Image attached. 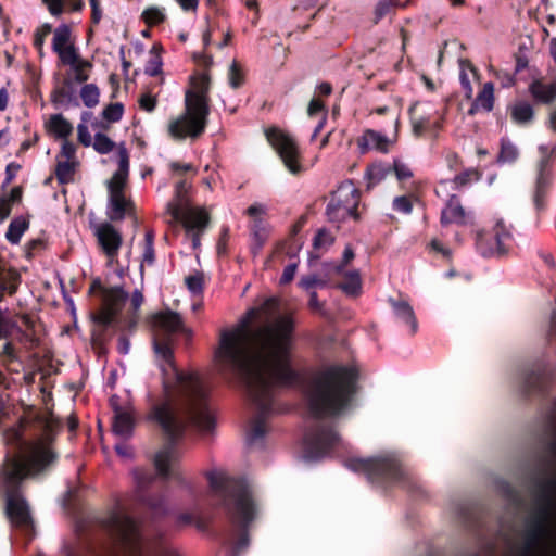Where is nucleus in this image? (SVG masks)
<instances>
[{"label": "nucleus", "instance_id": "1", "mask_svg": "<svg viewBox=\"0 0 556 556\" xmlns=\"http://www.w3.org/2000/svg\"><path fill=\"white\" fill-rule=\"evenodd\" d=\"M173 339L154 336L153 349L162 357V393L148 395L146 420L156 426L164 438V444L154 456L156 473L149 469H136V498L149 508L153 515L161 516L167 511L165 495L150 490L162 478L163 485L174 479L181 485L189 486L181 471L175 467L179 459L178 445L185 437L187 425L191 424L202 432H210L215 427V418L208 404V392L201 379L193 372H185L175 364Z\"/></svg>", "mask_w": 556, "mask_h": 556}, {"label": "nucleus", "instance_id": "2", "mask_svg": "<svg viewBox=\"0 0 556 556\" xmlns=\"http://www.w3.org/2000/svg\"><path fill=\"white\" fill-rule=\"evenodd\" d=\"M294 330L293 317L283 315L252 332L236 328L220 333L215 351L217 369L225 378L245 387L255 410L247 433L250 445L267 433L266 421L275 410V390L299 380L292 367Z\"/></svg>", "mask_w": 556, "mask_h": 556}, {"label": "nucleus", "instance_id": "3", "mask_svg": "<svg viewBox=\"0 0 556 556\" xmlns=\"http://www.w3.org/2000/svg\"><path fill=\"white\" fill-rule=\"evenodd\" d=\"M62 421L54 416L45 420L43 434L27 440L21 427L4 432L9 450L0 465V492L5 500L4 513L10 523L16 528L33 527L30 505L23 494V483L49 471L59 460L54 450L55 432Z\"/></svg>", "mask_w": 556, "mask_h": 556}, {"label": "nucleus", "instance_id": "4", "mask_svg": "<svg viewBox=\"0 0 556 556\" xmlns=\"http://www.w3.org/2000/svg\"><path fill=\"white\" fill-rule=\"evenodd\" d=\"M206 479L228 521L219 539L231 547L232 556H239L249 546V530L258 513L252 489L245 479L225 472L210 471Z\"/></svg>", "mask_w": 556, "mask_h": 556}, {"label": "nucleus", "instance_id": "5", "mask_svg": "<svg viewBox=\"0 0 556 556\" xmlns=\"http://www.w3.org/2000/svg\"><path fill=\"white\" fill-rule=\"evenodd\" d=\"M359 371L355 366L331 364L312 376L305 395L312 417H336L349 409L358 391Z\"/></svg>", "mask_w": 556, "mask_h": 556}, {"label": "nucleus", "instance_id": "6", "mask_svg": "<svg viewBox=\"0 0 556 556\" xmlns=\"http://www.w3.org/2000/svg\"><path fill=\"white\" fill-rule=\"evenodd\" d=\"M191 88L186 91V111L168 124V134L175 140L197 139L205 131L210 115V77L199 74L190 77Z\"/></svg>", "mask_w": 556, "mask_h": 556}, {"label": "nucleus", "instance_id": "7", "mask_svg": "<svg viewBox=\"0 0 556 556\" xmlns=\"http://www.w3.org/2000/svg\"><path fill=\"white\" fill-rule=\"evenodd\" d=\"M538 508L527 521L520 556H538L553 536L552 519L556 514V477L538 482Z\"/></svg>", "mask_w": 556, "mask_h": 556}, {"label": "nucleus", "instance_id": "8", "mask_svg": "<svg viewBox=\"0 0 556 556\" xmlns=\"http://www.w3.org/2000/svg\"><path fill=\"white\" fill-rule=\"evenodd\" d=\"M538 508L527 521L520 556H538L553 536L552 519L556 514V477L538 482Z\"/></svg>", "mask_w": 556, "mask_h": 556}, {"label": "nucleus", "instance_id": "9", "mask_svg": "<svg viewBox=\"0 0 556 556\" xmlns=\"http://www.w3.org/2000/svg\"><path fill=\"white\" fill-rule=\"evenodd\" d=\"M346 468L354 472L364 473L368 481L382 486L399 485L408 491L416 486L401 462L391 455L378 457H350L345 459Z\"/></svg>", "mask_w": 556, "mask_h": 556}, {"label": "nucleus", "instance_id": "10", "mask_svg": "<svg viewBox=\"0 0 556 556\" xmlns=\"http://www.w3.org/2000/svg\"><path fill=\"white\" fill-rule=\"evenodd\" d=\"M359 189L351 180L342 182L331 194V199L326 207L328 220L330 223H342L349 217L356 222L359 220Z\"/></svg>", "mask_w": 556, "mask_h": 556}, {"label": "nucleus", "instance_id": "11", "mask_svg": "<svg viewBox=\"0 0 556 556\" xmlns=\"http://www.w3.org/2000/svg\"><path fill=\"white\" fill-rule=\"evenodd\" d=\"M104 527L112 538L134 556H142L141 532L135 518L125 513L113 511Z\"/></svg>", "mask_w": 556, "mask_h": 556}, {"label": "nucleus", "instance_id": "12", "mask_svg": "<svg viewBox=\"0 0 556 556\" xmlns=\"http://www.w3.org/2000/svg\"><path fill=\"white\" fill-rule=\"evenodd\" d=\"M340 437L334 428L317 422L304 434V457L307 460H319L327 456L338 444Z\"/></svg>", "mask_w": 556, "mask_h": 556}, {"label": "nucleus", "instance_id": "13", "mask_svg": "<svg viewBox=\"0 0 556 556\" xmlns=\"http://www.w3.org/2000/svg\"><path fill=\"white\" fill-rule=\"evenodd\" d=\"M265 136L288 170L294 175L300 174L302 172L301 156L299 146L294 138L278 127L267 128Z\"/></svg>", "mask_w": 556, "mask_h": 556}, {"label": "nucleus", "instance_id": "14", "mask_svg": "<svg viewBox=\"0 0 556 556\" xmlns=\"http://www.w3.org/2000/svg\"><path fill=\"white\" fill-rule=\"evenodd\" d=\"M554 381L551 367L544 363L534 364L522 372L520 389L525 397H545Z\"/></svg>", "mask_w": 556, "mask_h": 556}, {"label": "nucleus", "instance_id": "15", "mask_svg": "<svg viewBox=\"0 0 556 556\" xmlns=\"http://www.w3.org/2000/svg\"><path fill=\"white\" fill-rule=\"evenodd\" d=\"M543 156L538 163V174L532 194V201L538 215L547 208V199L553 185V161L552 155L547 154V148L540 147Z\"/></svg>", "mask_w": 556, "mask_h": 556}, {"label": "nucleus", "instance_id": "16", "mask_svg": "<svg viewBox=\"0 0 556 556\" xmlns=\"http://www.w3.org/2000/svg\"><path fill=\"white\" fill-rule=\"evenodd\" d=\"M128 299V293L122 287H111L104 291L102 307L93 316V321L104 329L115 326Z\"/></svg>", "mask_w": 556, "mask_h": 556}, {"label": "nucleus", "instance_id": "17", "mask_svg": "<svg viewBox=\"0 0 556 556\" xmlns=\"http://www.w3.org/2000/svg\"><path fill=\"white\" fill-rule=\"evenodd\" d=\"M151 325L154 336L173 339L176 333H182L187 338L192 337V331L185 327L181 315L172 309L160 311L151 316Z\"/></svg>", "mask_w": 556, "mask_h": 556}, {"label": "nucleus", "instance_id": "18", "mask_svg": "<svg viewBox=\"0 0 556 556\" xmlns=\"http://www.w3.org/2000/svg\"><path fill=\"white\" fill-rule=\"evenodd\" d=\"M17 327L16 318L5 315L0 308V363L8 369H11V365L20 358L13 345V336Z\"/></svg>", "mask_w": 556, "mask_h": 556}, {"label": "nucleus", "instance_id": "19", "mask_svg": "<svg viewBox=\"0 0 556 556\" xmlns=\"http://www.w3.org/2000/svg\"><path fill=\"white\" fill-rule=\"evenodd\" d=\"M94 236L103 253L113 260L118 255L123 243L121 232L110 223L104 222L96 226Z\"/></svg>", "mask_w": 556, "mask_h": 556}, {"label": "nucleus", "instance_id": "20", "mask_svg": "<svg viewBox=\"0 0 556 556\" xmlns=\"http://www.w3.org/2000/svg\"><path fill=\"white\" fill-rule=\"evenodd\" d=\"M511 239V235L505 229L503 220H498L494 227L492 240L495 245L488 248V239L482 235L477 238V249L484 257L493 255H504L507 252L506 242Z\"/></svg>", "mask_w": 556, "mask_h": 556}, {"label": "nucleus", "instance_id": "21", "mask_svg": "<svg viewBox=\"0 0 556 556\" xmlns=\"http://www.w3.org/2000/svg\"><path fill=\"white\" fill-rule=\"evenodd\" d=\"M106 214L112 222H121L126 215L135 214V204L131 200L126 199L124 189H119V187L109 189V210Z\"/></svg>", "mask_w": 556, "mask_h": 556}, {"label": "nucleus", "instance_id": "22", "mask_svg": "<svg viewBox=\"0 0 556 556\" xmlns=\"http://www.w3.org/2000/svg\"><path fill=\"white\" fill-rule=\"evenodd\" d=\"M22 277L16 268L9 266L8 263L0 256V302L7 295H14L21 285Z\"/></svg>", "mask_w": 556, "mask_h": 556}, {"label": "nucleus", "instance_id": "23", "mask_svg": "<svg viewBox=\"0 0 556 556\" xmlns=\"http://www.w3.org/2000/svg\"><path fill=\"white\" fill-rule=\"evenodd\" d=\"M136 419L131 412L124 410L119 406L114 407V416L112 421V430L114 434L129 439L135 429Z\"/></svg>", "mask_w": 556, "mask_h": 556}, {"label": "nucleus", "instance_id": "24", "mask_svg": "<svg viewBox=\"0 0 556 556\" xmlns=\"http://www.w3.org/2000/svg\"><path fill=\"white\" fill-rule=\"evenodd\" d=\"M440 222L443 226L450 224L465 225L467 223V214L456 194H452L447 200L441 212Z\"/></svg>", "mask_w": 556, "mask_h": 556}, {"label": "nucleus", "instance_id": "25", "mask_svg": "<svg viewBox=\"0 0 556 556\" xmlns=\"http://www.w3.org/2000/svg\"><path fill=\"white\" fill-rule=\"evenodd\" d=\"M191 184L186 178L180 179L175 185L174 199L167 203V211L174 219H180L184 215V208L188 204V192Z\"/></svg>", "mask_w": 556, "mask_h": 556}, {"label": "nucleus", "instance_id": "26", "mask_svg": "<svg viewBox=\"0 0 556 556\" xmlns=\"http://www.w3.org/2000/svg\"><path fill=\"white\" fill-rule=\"evenodd\" d=\"M357 146L361 153H366L370 149L387 153L389 151L390 140L387 136L376 130L366 129L357 139Z\"/></svg>", "mask_w": 556, "mask_h": 556}, {"label": "nucleus", "instance_id": "27", "mask_svg": "<svg viewBox=\"0 0 556 556\" xmlns=\"http://www.w3.org/2000/svg\"><path fill=\"white\" fill-rule=\"evenodd\" d=\"M176 220L182 223L187 233L194 231L203 232L210 224V215L203 208L189 212L184 211L182 217Z\"/></svg>", "mask_w": 556, "mask_h": 556}, {"label": "nucleus", "instance_id": "28", "mask_svg": "<svg viewBox=\"0 0 556 556\" xmlns=\"http://www.w3.org/2000/svg\"><path fill=\"white\" fill-rule=\"evenodd\" d=\"M50 100L55 108H67L70 104L78 106L79 103L74 94L72 79L65 78L62 86L54 88L50 94Z\"/></svg>", "mask_w": 556, "mask_h": 556}, {"label": "nucleus", "instance_id": "29", "mask_svg": "<svg viewBox=\"0 0 556 556\" xmlns=\"http://www.w3.org/2000/svg\"><path fill=\"white\" fill-rule=\"evenodd\" d=\"M48 12L53 17L72 12H81L85 8L84 0H41Z\"/></svg>", "mask_w": 556, "mask_h": 556}, {"label": "nucleus", "instance_id": "30", "mask_svg": "<svg viewBox=\"0 0 556 556\" xmlns=\"http://www.w3.org/2000/svg\"><path fill=\"white\" fill-rule=\"evenodd\" d=\"M117 155L118 169L114 173L113 177L109 181V189H114V187L124 189L129 174V153L123 143L118 147Z\"/></svg>", "mask_w": 556, "mask_h": 556}, {"label": "nucleus", "instance_id": "31", "mask_svg": "<svg viewBox=\"0 0 556 556\" xmlns=\"http://www.w3.org/2000/svg\"><path fill=\"white\" fill-rule=\"evenodd\" d=\"M546 431L549 435V439L545 442V451L547 455L542 458V462L546 469L556 470V415L554 413H551L548 416ZM553 478H556V475Z\"/></svg>", "mask_w": 556, "mask_h": 556}, {"label": "nucleus", "instance_id": "32", "mask_svg": "<svg viewBox=\"0 0 556 556\" xmlns=\"http://www.w3.org/2000/svg\"><path fill=\"white\" fill-rule=\"evenodd\" d=\"M393 313L399 321L409 327L410 334L414 336L418 330V323L413 307L406 301L390 300Z\"/></svg>", "mask_w": 556, "mask_h": 556}, {"label": "nucleus", "instance_id": "33", "mask_svg": "<svg viewBox=\"0 0 556 556\" xmlns=\"http://www.w3.org/2000/svg\"><path fill=\"white\" fill-rule=\"evenodd\" d=\"M421 105L419 101L414 102L408 109V116L412 124V130L415 137H421L431 125V112L424 111L418 114V108Z\"/></svg>", "mask_w": 556, "mask_h": 556}, {"label": "nucleus", "instance_id": "34", "mask_svg": "<svg viewBox=\"0 0 556 556\" xmlns=\"http://www.w3.org/2000/svg\"><path fill=\"white\" fill-rule=\"evenodd\" d=\"M494 106V85L489 81L485 83L482 89L479 91L476 100L472 102L470 109L468 110V115L473 116L477 114L479 109H483L486 112L493 110Z\"/></svg>", "mask_w": 556, "mask_h": 556}, {"label": "nucleus", "instance_id": "35", "mask_svg": "<svg viewBox=\"0 0 556 556\" xmlns=\"http://www.w3.org/2000/svg\"><path fill=\"white\" fill-rule=\"evenodd\" d=\"M508 111L510 113L511 121L517 125H528L534 118L532 105L525 100H519L508 105Z\"/></svg>", "mask_w": 556, "mask_h": 556}, {"label": "nucleus", "instance_id": "36", "mask_svg": "<svg viewBox=\"0 0 556 556\" xmlns=\"http://www.w3.org/2000/svg\"><path fill=\"white\" fill-rule=\"evenodd\" d=\"M405 7L406 3H401V0H377L372 10L371 22L377 25L383 18L394 16L399 8Z\"/></svg>", "mask_w": 556, "mask_h": 556}, {"label": "nucleus", "instance_id": "37", "mask_svg": "<svg viewBox=\"0 0 556 556\" xmlns=\"http://www.w3.org/2000/svg\"><path fill=\"white\" fill-rule=\"evenodd\" d=\"M22 321L26 327V330H23L18 325L17 331L13 336V345H15V342H17L24 345L27 350H31L39 343L38 338H36L33 331H30L34 327V323L28 316H23Z\"/></svg>", "mask_w": 556, "mask_h": 556}, {"label": "nucleus", "instance_id": "38", "mask_svg": "<svg viewBox=\"0 0 556 556\" xmlns=\"http://www.w3.org/2000/svg\"><path fill=\"white\" fill-rule=\"evenodd\" d=\"M529 90L539 102L549 104L556 100V80L551 84L534 80L530 85Z\"/></svg>", "mask_w": 556, "mask_h": 556}, {"label": "nucleus", "instance_id": "39", "mask_svg": "<svg viewBox=\"0 0 556 556\" xmlns=\"http://www.w3.org/2000/svg\"><path fill=\"white\" fill-rule=\"evenodd\" d=\"M392 174L391 164L376 162L367 166L365 177L368 180L367 189H371Z\"/></svg>", "mask_w": 556, "mask_h": 556}, {"label": "nucleus", "instance_id": "40", "mask_svg": "<svg viewBox=\"0 0 556 556\" xmlns=\"http://www.w3.org/2000/svg\"><path fill=\"white\" fill-rule=\"evenodd\" d=\"M48 130L64 140L73 132V125L62 115L54 114L48 123Z\"/></svg>", "mask_w": 556, "mask_h": 556}, {"label": "nucleus", "instance_id": "41", "mask_svg": "<svg viewBox=\"0 0 556 556\" xmlns=\"http://www.w3.org/2000/svg\"><path fill=\"white\" fill-rule=\"evenodd\" d=\"M341 276L344 277V281L338 285L349 295H356L359 293L362 288V281L358 270H343Z\"/></svg>", "mask_w": 556, "mask_h": 556}, {"label": "nucleus", "instance_id": "42", "mask_svg": "<svg viewBox=\"0 0 556 556\" xmlns=\"http://www.w3.org/2000/svg\"><path fill=\"white\" fill-rule=\"evenodd\" d=\"M29 222L23 217L18 216L11 220L5 238L11 244H17L21 241L23 233L28 229Z\"/></svg>", "mask_w": 556, "mask_h": 556}, {"label": "nucleus", "instance_id": "43", "mask_svg": "<svg viewBox=\"0 0 556 556\" xmlns=\"http://www.w3.org/2000/svg\"><path fill=\"white\" fill-rule=\"evenodd\" d=\"M251 230H252L253 239H254V243L252 245V252L254 254H256L261 251V249L263 248V245L268 237L264 219L255 218L252 222Z\"/></svg>", "mask_w": 556, "mask_h": 556}, {"label": "nucleus", "instance_id": "44", "mask_svg": "<svg viewBox=\"0 0 556 556\" xmlns=\"http://www.w3.org/2000/svg\"><path fill=\"white\" fill-rule=\"evenodd\" d=\"M53 31V39H52V50L54 52L66 48L67 45H73L71 42V36H72V29L71 26L67 24H61L59 25Z\"/></svg>", "mask_w": 556, "mask_h": 556}, {"label": "nucleus", "instance_id": "45", "mask_svg": "<svg viewBox=\"0 0 556 556\" xmlns=\"http://www.w3.org/2000/svg\"><path fill=\"white\" fill-rule=\"evenodd\" d=\"M154 238L155 233L153 229H148L143 240V253L141 262V273L143 271V265L152 266L155 262V250H154Z\"/></svg>", "mask_w": 556, "mask_h": 556}, {"label": "nucleus", "instance_id": "46", "mask_svg": "<svg viewBox=\"0 0 556 556\" xmlns=\"http://www.w3.org/2000/svg\"><path fill=\"white\" fill-rule=\"evenodd\" d=\"M76 164L75 161H58L54 174L59 184L66 185L73 181Z\"/></svg>", "mask_w": 556, "mask_h": 556}, {"label": "nucleus", "instance_id": "47", "mask_svg": "<svg viewBox=\"0 0 556 556\" xmlns=\"http://www.w3.org/2000/svg\"><path fill=\"white\" fill-rule=\"evenodd\" d=\"M79 96L85 106L94 108L100 101V89L96 84H85Z\"/></svg>", "mask_w": 556, "mask_h": 556}, {"label": "nucleus", "instance_id": "48", "mask_svg": "<svg viewBox=\"0 0 556 556\" xmlns=\"http://www.w3.org/2000/svg\"><path fill=\"white\" fill-rule=\"evenodd\" d=\"M166 18L164 10L159 7H149L141 13V20L149 26L154 27L162 24Z\"/></svg>", "mask_w": 556, "mask_h": 556}, {"label": "nucleus", "instance_id": "49", "mask_svg": "<svg viewBox=\"0 0 556 556\" xmlns=\"http://www.w3.org/2000/svg\"><path fill=\"white\" fill-rule=\"evenodd\" d=\"M279 302L276 298L266 299L260 308H250L248 311V316L251 319L256 318L260 314H265L270 316L276 309H278Z\"/></svg>", "mask_w": 556, "mask_h": 556}, {"label": "nucleus", "instance_id": "50", "mask_svg": "<svg viewBox=\"0 0 556 556\" xmlns=\"http://www.w3.org/2000/svg\"><path fill=\"white\" fill-rule=\"evenodd\" d=\"M92 147L99 154H108L115 148V142L105 134L97 132Z\"/></svg>", "mask_w": 556, "mask_h": 556}, {"label": "nucleus", "instance_id": "51", "mask_svg": "<svg viewBox=\"0 0 556 556\" xmlns=\"http://www.w3.org/2000/svg\"><path fill=\"white\" fill-rule=\"evenodd\" d=\"M124 114V105L121 102L110 103L102 111V117L108 123H117Z\"/></svg>", "mask_w": 556, "mask_h": 556}, {"label": "nucleus", "instance_id": "52", "mask_svg": "<svg viewBox=\"0 0 556 556\" xmlns=\"http://www.w3.org/2000/svg\"><path fill=\"white\" fill-rule=\"evenodd\" d=\"M156 51V45H153L151 49V58L148 61L144 73L151 77H155L162 73V58Z\"/></svg>", "mask_w": 556, "mask_h": 556}, {"label": "nucleus", "instance_id": "53", "mask_svg": "<svg viewBox=\"0 0 556 556\" xmlns=\"http://www.w3.org/2000/svg\"><path fill=\"white\" fill-rule=\"evenodd\" d=\"M334 242V238L330 231L325 228L319 229L314 239H313V248L316 251L327 250Z\"/></svg>", "mask_w": 556, "mask_h": 556}, {"label": "nucleus", "instance_id": "54", "mask_svg": "<svg viewBox=\"0 0 556 556\" xmlns=\"http://www.w3.org/2000/svg\"><path fill=\"white\" fill-rule=\"evenodd\" d=\"M74 71V80L78 84H84L89 79V74L87 71L92 68V63L88 60L80 59L75 63V65L71 66Z\"/></svg>", "mask_w": 556, "mask_h": 556}, {"label": "nucleus", "instance_id": "55", "mask_svg": "<svg viewBox=\"0 0 556 556\" xmlns=\"http://www.w3.org/2000/svg\"><path fill=\"white\" fill-rule=\"evenodd\" d=\"M518 157V150L517 148L508 142V141H502L501 150L497 155V162L498 163H513Z\"/></svg>", "mask_w": 556, "mask_h": 556}, {"label": "nucleus", "instance_id": "56", "mask_svg": "<svg viewBox=\"0 0 556 556\" xmlns=\"http://www.w3.org/2000/svg\"><path fill=\"white\" fill-rule=\"evenodd\" d=\"M60 59V61L62 62V64L64 65H75V63H77V61H79L81 58L79 56V54L77 53V50L73 45H67L66 48H63L59 51L55 52Z\"/></svg>", "mask_w": 556, "mask_h": 556}, {"label": "nucleus", "instance_id": "57", "mask_svg": "<svg viewBox=\"0 0 556 556\" xmlns=\"http://www.w3.org/2000/svg\"><path fill=\"white\" fill-rule=\"evenodd\" d=\"M481 174L475 168H468L460 174L456 175L453 179L455 188H462L469 185L472 180H479Z\"/></svg>", "mask_w": 556, "mask_h": 556}, {"label": "nucleus", "instance_id": "58", "mask_svg": "<svg viewBox=\"0 0 556 556\" xmlns=\"http://www.w3.org/2000/svg\"><path fill=\"white\" fill-rule=\"evenodd\" d=\"M52 33V25L49 23L42 24L36 29L34 34V47L40 55L43 54V45L46 37Z\"/></svg>", "mask_w": 556, "mask_h": 556}, {"label": "nucleus", "instance_id": "59", "mask_svg": "<svg viewBox=\"0 0 556 556\" xmlns=\"http://www.w3.org/2000/svg\"><path fill=\"white\" fill-rule=\"evenodd\" d=\"M186 286L192 294H201L204 290V278L202 273L189 275L185 278Z\"/></svg>", "mask_w": 556, "mask_h": 556}, {"label": "nucleus", "instance_id": "60", "mask_svg": "<svg viewBox=\"0 0 556 556\" xmlns=\"http://www.w3.org/2000/svg\"><path fill=\"white\" fill-rule=\"evenodd\" d=\"M355 254L351 245H346L343 251L342 261L331 265V271L336 275H341L348 264L354 258Z\"/></svg>", "mask_w": 556, "mask_h": 556}, {"label": "nucleus", "instance_id": "61", "mask_svg": "<svg viewBox=\"0 0 556 556\" xmlns=\"http://www.w3.org/2000/svg\"><path fill=\"white\" fill-rule=\"evenodd\" d=\"M391 166L392 174L395 175L399 181H404L413 177V172L410 170V168L400 160L395 159Z\"/></svg>", "mask_w": 556, "mask_h": 556}, {"label": "nucleus", "instance_id": "62", "mask_svg": "<svg viewBox=\"0 0 556 556\" xmlns=\"http://www.w3.org/2000/svg\"><path fill=\"white\" fill-rule=\"evenodd\" d=\"M229 85L233 89H238L243 85L244 76L240 66L233 62L229 68Z\"/></svg>", "mask_w": 556, "mask_h": 556}, {"label": "nucleus", "instance_id": "63", "mask_svg": "<svg viewBox=\"0 0 556 556\" xmlns=\"http://www.w3.org/2000/svg\"><path fill=\"white\" fill-rule=\"evenodd\" d=\"M299 286L301 288H303L304 290L309 291L315 287H320V288L325 287L326 281L324 279L318 278L316 275H307V276H303L300 279Z\"/></svg>", "mask_w": 556, "mask_h": 556}, {"label": "nucleus", "instance_id": "64", "mask_svg": "<svg viewBox=\"0 0 556 556\" xmlns=\"http://www.w3.org/2000/svg\"><path fill=\"white\" fill-rule=\"evenodd\" d=\"M393 208L404 214H409L413 211V204L408 197L401 195L393 200Z\"/></svg>", "mask_w": 556, "mask_h": 556}]
</instances>
